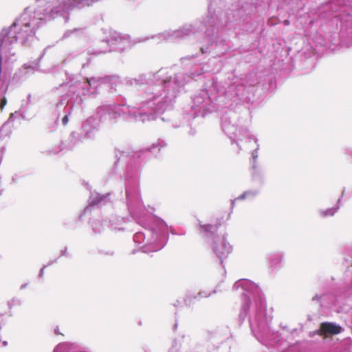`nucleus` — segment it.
<instances>
[{"label": "nucleus", "instance_id": "34", "mask_svg": "<svg viewBox=\"0 0 352 352\" xmlns=\"http://www.w3.org/2000/svg\"><path fill=\"white\" fill-rule=\"evenodd\" d=\"M60 256L71 257V255L68 252L67 247H65V248L60 251Z\"/></svg>", "mask_w": 352, "mask_h": 352}, {"label": "nucleus", "instance_id": "5", "mask_svg": "<svg viewBox=\"0 0 352 352\" xmlns=\"http://www.w3.org/2000/svg\"><path fill=\"white\" fill-rule=\"evenodd\" d=\"M233 291L241 296V307L238 316L239 324L241 325L248 318L253 336L263 345L272 347L280 344L293 336L296 329H289L286 324L280 323L281 332L271 330L272 309H267L266 300L261 288L248 279H239L232 287Z\"/></svg>", "mask_w": 352, "mask_h": 352}, {"label": "nucleus", "instance_id": "18", "mask_svg": "<svg viewBox=\"0 0 352 352\" xmlns=\"http://www.w3.org/2000/svg\"><path fill=\"white\" fill-rule=\"evenodd\" d=\"M85 138L81 131H74L71 132L68 138L63 141L60 144V151L63 150H72L77 145L82 143Z\"/></svg>", "mask_w": 352, "mask_h": 352}, {"label": "nucleus", "instance_id": "24", "mask_svg": "<svg viewBox=\"0 0 352 352\" xmlns=\"http://www.w3.org/2000/svg\"><path fill=\"white\" fill-rule=\"evenodd\" d=\"M258 193H259L258 189H252V190H248L245 191L243 193H242L241 195H239L234 200L232 201V208L234 206L235 201L242 200V199H252L256 195H258Z\"/></svg>", "mask_w": 352, "mask_h": 352}, {"label": "nucleus", "instance_id": "36", "mask_svg": "<svg viewBox=\"0 0 352 352\" xmlns=\"http://www.w3.org/2000/svg\"><path fill=\"white\" fill-rule=\"evenodd\" d=\"M20 176L17 174L14 175L12 177V184H16L17 183L18 180L19 179Z\"/></svg>", "mask_w": 352, "mask_h": 352}, {"label": "nucleus", "instance_id": "52", "mask_svg": "<svg viewBox=\"0 0 352 352\" xmlns=\"http://www.w3.org/2000/svg\"><path fill=\"white\" fill-rule=\"evenodd\" d=\"M296 1H298V0H296Z\"/></svg>", "mask_w": 352, "mask_h": 352}, {"label": "nucleus", "instance_id": "32", "mask_svg": "<svg viewBox=\"0 0 352 352\" xmlns=\"http://www.w3.org/2000/svg\"><path fill=\"white\" fill-rule=\"evenodd\" d=\"M196 57L195 55L186 56L184 57H182L180 58L181 63L185 67H187L188 65H191L192 59Z\"/></svg>", "mask_w": 352, "mask_h": 352}, {"label": "nucleus", "instance_id": "16", "mask_svg": "<svg viewBox=\"0 0 352 352\" xmlns=\"http://www.w3.org/2000/svg\"><path fill=\"white\" fill-rule=\"evenodd\" d=\"M229 330L227 327H218L217 329L207 331L204 339L217 345L220 348L221 344L227 339Z\"/></svg>", "mask_w": 352, "mask_h": 352}, {"label": "nucleus", "instance_id": "9", "mask_svg": "<svg viewBox=\"0 0 352 352\" xmlns=\"http://www.w3.org/2000/svg\"><path fill=\"white\" fill-rule=\"evenodd\" d=\"M101 43L102 47L89 50L87 54L99 55L110 52H122L131 47L130 38L128 35H122L119 32H111L109 38L103 39Z\"/></svg>", "mask_w": 352, "mask_h": 352}, {"label": "nucleus", "instance_id": "33", "mask_svg": "<svg viewBox=\"0 0 352 352\" xmlns=\"http://www.w3.org/2000/svg\"><path fill=\"white\" fill-rule=\"evenodd\" d=\"M258 146H257V148L256 149H254L252 152V161L251 162V165L252 164H254V163L256 164V160H257V157H258Z\"/></svg>", "mask_w": 352, "mask_h": 352}, {"label": "nucleus", "instance_id": "29", "mask_svg": "<svg viewBox=\"0 0 352 352\" xmlns=\"http://www.w3.org/2000/svg\"><path fill=\"white\" fill-rule=\"evenodd\" d=\"M90 223L94 234H100L104 230L103 223L100 220L94 219Z\"/></svg>", "mask_w": 352, "mask_h": 352}, {"label": "nucleus", "instance_id": "49", "mask_svg": "<svg viewBox=\"0 0 352 352\" xmlns=\"http://www.w3.org/2000/svg\"><path fill=\"white\" fill-rule=\"evenodd\" d=\"M177 323H175V325H174V329H176V328H177Z\"/></svg>", "mask_w": 352, "mask_h": 352}, {"label": "nucleus", "instance_id": "47", "mask_svg": "<svg viewBox=\"0 0 352 352\" xmlns=\"http://www.w3.org/2000/svg\"><path fill=\"white\" fill-rule=\"evenodd\" d=\"M87 63H88V61L87 63H81L82 67L84 68Z\"/></svg>", "mask_w": 352, "mask_h": 352}, {"label": "nucleus", "instance_id": "11", "mask_svg": "<svg viewBox=\"0 0 352 352\" xmlns=\"http://www.w3.org/2000/svg\"><path fill=\"white\" fill-rule=\"evenodd\" d=\"M83 102L82 96L76 93L75 86H69L68 94L62 96L55 107L54 113L56 115V121L59 119L62 113L69 107H80Z\"/></svg>", "mask_w": 352, "mask_h": 352}, {"label": "nucleus", "instance_id": "22", "mask_svg": "<svg viewBox=\"0 0 352 352\" xmlns=\"http://www.w3.org/2000/svg\"><path fill=\"white\" fill-rule=\"evenodd\" d=\"M252 180L258 184L259 186H262L264 183V171L259 167L257 164H252Z\"/></svg>", "mask_w": 352, "mask_h": 352}, {"label": "nucleus", "instance_id": "1", "mask_svg": "<svg viewBox=\"0 0 352 352\" xmlns=\"http://www.w3.org/2000/svg\"><path fill=\"white\" fill-rule=\"evenodd\" d=\"M213 70L207 63H194L179 71L175 67H165L156 72L141 74L134 78H127L124 80L126 85L146 87L131 96L129 104H122V111L137 122L155 120L158 114L173 110L176 98L188 83Z\"/></svg>", "mask_w": 352, "mask_h": 352}, {"label": "nucleus", "instance_id": "4", "mask_svg": "<svg viewBox=\"0 0 352 352\" xmlns=\"http://www.w3.org/2000/svg\"><path fill=\"white\" fill-rule=\"evenodd\" d=\"M259 83L256 72L247 74L243 78L230 74L224 81H219L212 75L208 76L203 88L191 98L192 116L204 117L208 113L223 109L229 101L236 104H251Z\"/></svg>", "mask_w": 352, "mask_h": 352}, {"label": "nucleus", "instance_id": "31", "mask_svg": "<svg viewBox=\"0 0 352 352\" xmlns=\"http://www.w3.org/2000/svg\"><path fill=\"white\" fill-rule=\"evenodd\" d=\"M84 30L82 28H74L73 30H68L65 32L63 38H68L72 34L80 35L83 33Z\"/></svg>", "mask_w": 352, "mask_h": 352}, {"label": "nucleus", "instance_id": "25", "mask_svg": "<svg viewBox=\"0 0 352 352\" xmlns=\"http://www.w3.org/2000/svg\"><path fill=\"white\" fill-rule=\"evenodd\" d=\"M211 295V293H208L206 291L199 292L197 295L193 296L191 294L186 295L184 298V302L187 305H190L192 302V299H201V298H207Z\"/></svg>", "mask_w": 352, "mask_h": 352}, {"label": "nucleus", "instance_id": "51", "mask_svg": "<svg viewBox=\"0 0 352 352\" xmlns=\"http://www.w3.org/2000/svg\"><path fill=\"white\" fill-rule=\"evenodd\" d=\"M31 97L30 94L28 95V99H30Z\"/></svg>", "mask_w": 352, "mask_h": 352}, {"label": "nucleus", "instance_id": "17", "mask_svg": "<svg viewBox=\"0 0 352 352\" xmlns=\"http://www.w3.org/2000/svg\"><path fill=\"white\" fill-rule=\"evenodd\" d=\"M16 118H21L22 120H28L25 116V111L23 110V105L19 111L10 114L8 120L0 128V140L6 137L10 136L12 133L11 122Z\"/></svg>", "mask_w": 352, "mask_h": 352}, {"label": "nucleus", "instance_id": "38", "mask_svg": "<svg viewBox=\"0 0 352 352\" xmlns=\"http://www.w3.org/2000/svg\"><path fill=\"white\" fill-rule=\"evenodd\" d=\"M344 152H345V154L352 157V148H345Z\"/></svg>", "mask_w": 352, "mask_h": 352}, {"label": "nucleus", "instance_id": "48", "mask_svg": "<svg viewBox=\"0 0 352 352\" xmlns=\"http://www.w3.org/2000/svg\"><path fill=\"white\" fill-rule=\"evenodd\" d=\"M284 24L285 25H288L289 24V21L288 20L284 21Z\"/></svg>", "mask_w": 352, "mask_h": 352}, {"label": "nucleus", "instance_id": "10", "mask_svg": "<svg viewBox=\"0 0 352 352\" xmlns=\"http://www.w3.org/2000/svg\"><path fill=\"white\" fill-rule=\"evenodd\" d=\"M236 114L233 112L226 113L221 118V128L223 131L230 139L231 142L236 143L239 146V141L242 140L245 138H252L256 142L257 139L252 135L249 133L246 127L239 128L235 124Z\"/></svg>", "mask_w": 352, "mask_h": 352}, {"label": "nucleus", "instance_id": "8", "mask_svg": "<svg viewBox=\"0 0 352 352\" xmlns=\"http://www.w3.org/2000/svg\"><path fill=\"white\" fill-rule=\"evenodd\" d=\"M199 226L202 236L208 242L211 243L214 253L220 259L222 264L223 259L226 258L232 250V246L226 240V234L221 236L217 234L219 228V226L217 224H201L199 222Z\"/></svg>", "mask_w": 352, "mask_h": 352}, {"label": "nucleus", "instance_id": "13", "mask_svg": "<svg viewBox=\"0 0 352 352\" xmlns=\"http://www.w3.org/2000/svg\"><path fill=\"white\" fill-rule=\"evenodd\" d=\"M100 131V122L95 116H90L82 122L80 131L86 140H94Z\"/></svg>", "mask_w": 352, "mask_h": 352}, {"label": "nucleus", "instance_id": "23", "mask_svg": "<svg viewBox=\"0 0 352 352\" xmlns=\"http://www.w3.org/2000/svg\"><path fill=\"white\" fill-rule=\"evenodd\" d=\"M50 47V46H47V47H45L44 49L43 53L40 55V56L35 61L24 64L23 67H24V69H27V72H34V71H36L38 69L40 60L45 55L47 50Z\"/></svg>", "mask_w": 352, "mask_h": 352}, {"label": "nucleus", "instance_id": "37", "mask_svg": "<svg viewBox=\"0 0 352 352\" xmlns=\"http://www.w3.org/2000/svg\"><path fill=\"white\" fill-rule=\"evenodd\" d=\"M197 133V131L193 129V128H190L189 131H188V134L191 136H194L195 134Z\"/></svg>", "mask_w": 352, "mask_h": 352}, {"label": "nucleus", "instance_id": "43", "mask_svg": "<svg viewBox=\"0 0 352 352\" xmlns=\"http://www.w3.org/2000/svg\"><path fill=\"white\" fill-rule=\"evenodd\" d=\"M57 259H55L54 261H50L48 264L46 265L47 266H49V265H52L53 263H54L55 262H56Z\"/></svg>", "mask_w": 352, "mask_h": 352}, {"label": "nucleus", "instance_id": "27", "mask_svg": "<svg viewBox=\"0 0 352 352\" xmlns=\"http://www.w3.org/2000/svg\"><path fill=\"white\" fill-rule=\"evenodd\" d=\"M82 58H87L86 55L82 53H78L77 52H72L66 56V57L63 60L62 64L63 65H65L70 61H72L74 59L77 58L78 60H81Z\"/></svg>", "mask_w": 352, "mask_h": 352}, {"label": "nucleus", "instance_id": "12", "mask_svg": "<svg viewBox=\"0 0 352 352\" xmlns=\"http://www.w3.org/2000/svg\"><path fill=\"white\" fill-rule=\"evenodd\" d=\"M114 197V192H109L105 194H100L97 192H91L89 198V206L79 215L78 219L82 220V216L91 212V208L94 206L102 207L111 204Z\"/></svg>", "mask_w": 352, "mask_h": 352}, {"label": "nucleus", "instance_id": "35", "mask_svg": "<svg viewBox=\"0 0 352 352\" xmlns=\"http://www.w3.org/2000/svg\"><path fill=\"white\" fill-rule=\"evenodd\" d=\"M20 304H21L20 300L18 298H12V300L10 302H9V303H8L10 307L16 305H20Z\"/></svg>", "mask_w": 352, "mask_h": 352}, {"label": "nucleus", "instance_id": "21", "mask_svg": "<svg viewBox=\"0 0 352 352\" xmlns=\"http://www.w3.org/2000/svg\"><path fill=\"white\" fill-rule=\"evenodd\" d=\"M162 120L168 122L170 126L175 129L183 126L185 123L184 116L177 112H173L170 118L162 117Z\"/></svg>", "mask_w": 352, "mask_h": 352}, {"label": "nucleus", "instance_id": "28", "mask_svg": "<svg viewBox=\"0 0 352 352\" xmlns=\"http://www.w3.org/2000/svg\"><path fill=\"white\" fill-rule=\"evenodd\" d=\"M340 206L336 205L334 207L329 208L325 210H320L318 211L320 217H332L335 214V213L339 210Z\"/></svg>", "mask_w": 352, "mask_h": 352}, {"label": "nucleus", "instance_id": "20", "mask_svg": "<svg viewBox=\"0 0 352 352\" xmlns=\"http://www.w3.org/2000/svg\"><path fill=\"white\" fill-rule=\"evenodd\" d=\"M129 219L117 214H111L109 219V227L113 230H124V225Z\"/></svg>", "mask_w": 352, "mask_h": 352}, {"label": "nucleus", "instance_id": "19", "mask_svg": "<svg viewBox=\"0 0 352 352\" xmlns=\"http://www.w3.org/2000/svg\"><path fill=\"white\" fill-rule=\"evenodd\" d=\"M343 330V328L336 323L331 322H323L321 323L320 329L316 331L315 333L319 335H337L340 333Z\"/></svg>", "mask_w": 352, "mask_h": 352}, {"label": "nucleus", "instance_id": "6", "mask_svg": "<svg viewBox=\"0 0 352 352\" xmlns=\"http://www.w3.org/2000/svg\"><path fill=\"white\" fill-rule=\"evenodd\" d=\"M100 0H39L34 10L28 7L13 22V26L19 25L26 32L27 38L33 41L36 38V30L47 21L58 16L67 19V15L74 9L89 7Z\"/></svg>", "mask_w": 352, "mask_h": 352}, {"label": "nucleus", "instance_id": "7", "mask_svg": "<svg viewBox=\"0 0 352 352\" xmlns=\"http://www.w3.org/2000/svg\"><path fill=\"white\" fill-rule=\"evenodd\" d=\"M120 85V79L117 76H93L86 78L82 82L76 81L70 86H75L76 93L83 96H95L98 94L100 89L107 87L111 93L118 91L117 87Z\"/></svg>", "mask_w": 352, "mask_h": 352}, {"label": "nucleus", "instance_id": "30", "mask_svg": "<svg viewBox=\"0 0 352 352\" xmlns=\"http://www.w3.org/2000/svg\"><path fill=\"white\" fill-rule=\"evenodd\" d=\"M72 107H69L68 109H66L65 111L62 113L63 118L61 119V122L63 126H65L69 122V116L71 115L72 110Z\"/></svg>", "mask_w": 352, "mask_h": 352}, {"label": "nucleus", "instance_id": "26", "mask_svg": "<svg viewBox=\"0 0 352 352\" xmlns=\"http://www.w3.org/2000/svg\"><path fill=\"white\" fill-rule=\"evenodd\" d=\"M166 141L164 139L159 138L156 142L153 143L151 146L148 150L151 153L156 155L158 152H160L161 148L166 147Z\"/></svg>", "mask_w": 352, "mask_h": 352}, {"label": "nucleus", "instance_id": "39", "mask_svg": "<svg viewBox=\"0 0 352 352\" xmlns=\"http://www.w3.org/2000/svg\"><path fill=\"white\" fill-rule=\"evenodd\" d=\"M149 38H138L136 41H135V43H141V42H144L146 41H147Z\"/></svg>", "mask_w": 352, "mask_h": 352}, {"label": "nucleus", "instance_id": "44", "mask_svg": "<svg viewBox=\"0 0 352 352\" xmlns=\"http://www.w3.org/2000/svg\"><path fill=\"white\" fill-rule=\"evenodd\" d=\"M28 286V283H24V284H22L20 287V289H25L26 287Z\"/></svg>", "mask_w": 352, "mask_h": 352}, {"label": "nucleus", "instance_id": "41", "mask_svg": "<svg viewBox=\"0 0 352 352\" xmlns=\"http://www.w3.org/2000/svg\"><path fill=\"white\" fill-rule=\"evenodd\" d=\"M45 267H46V265H44L39 271V273H38V276L39 277H41L43 276L44 274V269Z\"/></svg>", "mask_w": 352, "mask_h": 352}, {"label": "nucleus", "instance_id": "46", "mask_svg": "<svg viewBox=\"0 0 352 352\" xmlns=\"http://www.w3.org/2000/svg\"><path fill=\"white\" fill-rule=\"evenodd\" d=\"M342 197H343V194H342V195H341L340 198H339V199H338V201H337V204H336V205H339V203H340V200H341V198H342Z\"/></svg>", "mask_w": 352, "mask_h": 352}, {"label": "nucleus", "instance_id": "42", "mask_svg": "<svg viewBox=\"0 0 352 352\" xmlns=\"http://www.w3.org/2000/svg\"><path fill=\"white\" fill-rule=\"evenodd\" d=\"M54 333L56 334V335H58V334H60V333L58 331V327H56L55 329H54Z\"/></svg>", "mask_w": 352, "mask_h": 352}, {"label": "nucleus", "instance_id": "2", "mask_svg": "<svg viewBox=\"0 0 352 352\" xmlns=\"http://www.w3.org/2000/svg\"><path fill=\"white\" fill-rule=\"evenodd\" d=\"M116 161L113 170L124 167L121 177L124 179L125 194L123 201L116 203L121 206L120 212H126L138 224L142 230L133 235V241L140 245L143 252H157L164 247L168 241V226L162 219L147 213L141 199L139 186V168L135 161L136 153L120 150L115 151Z\"/></svg>", "mask_w": 352, "mask_h": 352}, {"label": "nucleus", "instance_id": "15", "mask_svg": "<svg viewBox=\"0 0 352 352\" xmlns=\"http://www.w3.org/2000/svg\"><path fill=\"white\" fill-rule=\"evenodd\" d=\"M120 106L115 103L99 106L96 112V116L99 122L107 120H113L117 117Z\"/></svg>", "mask_w": 352, "mask_h": 352}, {"label": "nucleus", "instance_id": "50", "mask_svg": "<svg viewBox=\"0 0 352 352\" xmlns=\"http://www.w3.org/2000/svg\"><path fill=\"white\" fill-rule=\"evenodd\" d=\"M216 292H217V290L214 289L213 292H212V294H215Z\"/></svg>", "mask_w": 352, "mask_h": 352}, {"label": "nucleus", "instance_id": "14", "mask_svg": "<svg viewBox=\"0 0 352 352\" xmlns=\"http://www.w3.org/2000/svg\"><path fill=\"white\" fill-rule=\"evenodd\" d=\"M265 260L269 272L276 274L284 265L285 254L280 251L272 252L266 254Z\"/></svg>", "mask_w": 352, "mask_h": 352}, {"label": "nucleus", "instance_id": "45", "mask_svg": "<svg viewBox=\"0 0 352 352\" xmlns=\"http://www.w3.org/2000/svg\"><path fill=\"white\" fill-rule=\"evenodd\" d=\"M342 197H343V194H342V195H341L340 198H339V199H338V201H337V204H336V205H339V203H340V200H341V198H342Z\"/></svg>", "mask_w": 352, "mask_h": 352}, {"label": "nucleus", "instance_id": "3", "mask_svg": "<svg viewBox=\"0 0 352 352\" xmlns=\"http://www.w3.org/2000/svg\"><path fill=\"white\" fill-rule=\"evenodd\" d=\"M224 7V0H209L208 14L202 21L186 23L177 30L165 31L152 36L151 38L160 41H177L202 31L205 27L208 43L201 47V53H212L214 57H221L231 48L230 41L223 35L231 30L241 27L243 23H248L251 14L248 11L250 7L248 3L240 8L232 5V8L225 10Z\"/></svg>", "mask_w": 352, "mask_h": 352}, {"label": "nucleus", "instance_id": "40", "mask_svg": "<svg viewBox=\"0 0 352 352\" xmlns=\"http://www.w3.org/2000/svg\"><path fill=\"white\" fill-rule=\"evenodd\" d=\"M101 254H106V255H109V256H113V254H114V252H113V251H112V250H109V251L106 252H101Z\"/></svg>", "mask_w": 352, "mask_h": 352}]
</instances>
